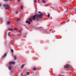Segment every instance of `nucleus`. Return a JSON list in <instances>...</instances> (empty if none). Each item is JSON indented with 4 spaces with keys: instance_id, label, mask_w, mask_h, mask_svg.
<instances>
[{
    "instance_id": "nucleus-1",
    "label": "nucleus",
    "mask_w": 76,
    "mask_h": 76,
    "mask_svg": "<svg viewBox=\"0 0 76 76\" xmlns=\"http://www.w3.org/2000/svg\"><path fill=\"white\" fill-rule=\"evenodd\" d=\"M38 15V14H37V15H33L32 18V19H33L34 20H36L37 21H38V18H42L43 14H41L39 15Z\"/></svg>"
},
{
    "instance_id": "nucleus-2",
    "label": "nucleus",
    "mask_w": 76,
    "mask_h": 76,
    "mask_svg": "<svg viewBox=\"0 0 76 76\" xmlns=\"http://www.w3.org/2000/svg\"><path fill=\"white\" fill-rule=\"evenodd\" d=\"M3 7H5V10H7V9H8L9 8H8V7H10V6H9V5H6V4H4L3 5Z\"/></svg>"
},
{
    "instance_id": "nucleus-3",
    "label": "nucleus",
    "mask_w": 76,
    "mask_h": 76,
    "mask_svg": "<svg viewBox=\"0 0 76 76\" xmlns=\"http://www.w3.org/2000/svg\"><path fill=\"white\" fill-rule=\"evenodd\" d=\"M15 63V62L10 61L9 62V64L10 65L11 64H14Z\"/></svg>"
},
{
    "instance_id": "nucleus-4",
    "label": "nucleus",
    "mask_w": 76,
    "mask_h": 76,
    "mask_svg": "<svg viewBox=\"0 0 76 76\" xmlns=\"http://www.w3.org/2000/svg\"><path fill=\"white\" fill-rule=\"evenodd\" d=\"M70 67V66L68 65H65L64 66V67L65 68H69Z\"/></svg>"
},
{
    "instance_id": "nucleus-5",
    "label": "nucleus",
    "mask_w": 76,
    "mask_h": 76,
    "mask_svg": "<svg viewBox=\"0 0 76 76\" xmlns=\"http://www.w3.org/2000/svg\"><path fill=\"white\" fill-rule=\"evenodd\" d=\"M26 23H28V25H30V24H31V22H30V21H26Z\"/></svg>"
},
{
    "instance_id": "nucleus-6",
    "label": "nucleus",
    "mask_w": 76,
    "mask_h": 76,
    "mask_svg": "<svg viewBox=\"0 0 76 76\" xmlns=\"http://www.w3.org/2000/svg\"><path fill=\"white\" fill-rule=\"evenodd\" d=\"M12 66H8L9 69L10 70H12Z\"/></svg>"
},
{
    "instance_id": "nucleus-7",
    "label": "nucleus",
    "mask_w": 76,
    "mask_h": 76,
    "mask_svg": "<svg viewBox=\"0 0 76 76\" xmlns=\"http://www.w3.org/2000/svg\"><path fill=\"white\" fill-rule=\"evenodd\" d=\"M10 48H16L15 47H14V45H10Z\"/></svg>"
},
{
    "instance_id": "nucleus-8",
    "label": "nucleus",
    "mask_w": 76,
    "mask_h": 76,
    "mask_svg": "<svg viewBox=\"0 0 76 76\" xmlns=\"http://www.w3.org/2000/svg\"><path fill=\"white\" fill-rule=\"evenodd\" d=\"M11 23V22H10V21H8L7 22V24L9 25H10V24Z\"/></svg>"
},
{
    "instance_id": "nucleus-9",
    "label": "nucleus",
    "mask_w": 76,
    "mask_h": 76,
    "mask_svg": "<svg viewBox=\"0 0 76 76\" xmlns=\"http://www.w3.org/2000/svg\"><path fill=\"white\" fill-rule=\"evenodd\" d=\"M29 20L30 21V22H32V19H31V18H30L29 19Z\"/></svg>"
},
{
    "instance_id": "nucleus-10",
    "label": "nucleus",
    "mask_w": 76,
    "mask_h": 76,
    "mask_svg": "<svg viewBox=\"0 0 76 76\" xmlns=\"http://www.w3.org/2000/svg\"><path fill=\"white\" fill-rule=\"evenodd\" d=\"M14 58L15 60H16V59H17V57H16V56H14Z\"/></svg>"
},
{
    "instance_id": "nucleus-11",
    "label": "nucleus",
    "mask_w": 76,
    "mask_h": 76,
    "mask_svg": "<svg viewBox=\"0 0 76 76\" xmlns=\"http://www.w3.org/2000/svg\"><path fill=\"white\" fill-rule=\"evenodd\" d=\"M6 56H7V53H5L4 55V57H6Z\"/></svg>"
},
{
    "instance_id": "nucleus-12",
    "label": "nucleus",
    "mask_w": 76,
    "mask_h": 76,
    "mask_svg": "<svg viewBox=\"0 0 76 76\" xmlns=\"http://www.w3.org/2000/svg\"><path fill=\"white\" fill-rule=\"evenodd\" d=\"M26 75H29V72H26Z\"/></svg>"
},
{
    "instance_id": "nucleus-13",
    "label": "nucleus",
    "mask_w": 76,
    "mask_h": 76,
    "mask_svg": "<svg viewBox=\"0 0 76 76\" xmlns=\"http://www.w3.org/2000/svg\"><path fill=\"white\" fill-rule=\"evenodd\" d=\"M24 66H25L24 64H23L22 65L21 67V68H22H22H23V67H24Z\"/></svg>"
},
{
    "instance_id": "nucleus-14",
    "label": "nucleus",
    "mask_w": 76,
    "mask_h": 76,
    "mask_svg": "<svg viewBox=\"0 0 76 76\" xmlns=\"http://www.w3.org/2000/svg\"><path fill=\"white\" fill-rule=\"evenodd\" d=\"M37 70V69L36 68V67H34L33 68V70L35 71V70Z\"/></svg>"
},
{
    "instance_id": "nucleus-15",
    "label": "nucleus",
    "mask_w": 76,
    "mask_h": 76,
    "mask_svg": "<svg viewBox=\"0 0 76 76\" xmlns=\"http://www.w3.org/2000/svg\"><path fill=\"white\" fill-rule=\"evenodd\" d=\"M10 32L8 33V36H10L11 35H10Z\"/></svg>"
},
{
    "instance_id": "nucleus-16",
    "label": "nucleus",
    "mask_w": 76,
    "mask_h": 76,
    "mask_svg": "<svg viewBox=\"0 0 76 76\" xmlns=\"http://www.w3.org/2000/svg\"><path fill=\"white\" fill-rule=\"evenodd\" d=\"M12 0H4L5 1H12Z\"/></svg>"
},
{
    "instance_id": "nucleus-17",
    "label": "nucleus",
    "mask_w": 76,
    "mask_h": 76,
    "mask_svg": "<svg viewBox=\"0 0 76 76\" xmlns=\"http://www.w3.org/2000/svg\"><path fill=\"white\" fill-rule=\"evenodd\" d=\"M9 31H13V29H10V28L8 29Z\"/></svg>"
},
{
    "instance_id": "nucleus-18",
    "label": "nucleus",
    "mask_w": 76,
    "mask_h": 76,
    "mask_svg": "<svg viewBox=\"0 0 76 76\" xmlns=\"http://www.w3.org/2000/svg\"><path fill=\"white\" fill-rule=\"evenodd\" d=\"M22 10H23V6H22L21 7Z\"/></svg>"
},
{
    "instance_id": "nucleus-19",
    "label": "nucleus",
    "mask_w": 76,
    "mask_h": 76,
    "mask_svg": "<svg viewBox=\"0 0 76 76\" xmlns=\"http://www.w3.org/2000/svg\"><path fill=\"white\" fill-rule=\"evenodd\" d=\"M68 11V8H67L65 9V12H67Z\"/></svg>"
},
{
    "instance_id": "nucleus-20",
    "label": "nucleus",
    "mask_w": 76,
    "mask_h": 76,
    "mask_svg": "<svg viewBox=\"0 0 76 76\" xmlns=\"http://www.w3.org/2000/svg\"><path fill=\"white\" fill-rule=\"evenodd\" d=\"M11 53H13V49H11Z\"/></svg>"
},
{
    "instance_id": "nucleus-21",
    "label": "nucleus",
    "mask_w": 76,
    "mask_h": 76,
    "mask_svg": "<svg viewBox=\"0 0 76 76\" xmlns=\"http://www.w3.org/2000/svg\"><path fill=\"white\" fill-rule=\"evenodd\" d=\"M50 14L48 13V18H50Z\"/></svg>"
},
{
    "instance_id": "nucleus-22",
    "label": "nucleus",
    "mask_w": 76,
    "mask_h": 76,
    "mask_svg": "<svg viewBox=\"0 0 76 76\" xmlns=\"http://www.w3.org/2000/svg\"><path fill=\"white\" fill-rule=\"evenodd\" d=\"M34 1L35 3H37V0H34Z\"/></svg>"
},
{
    "instance_id": "nucleus-23",
    "label": "nucleus",
    "mask_w": 76,
    "mask_h": 76,
    "mask_svg": "<svg viewBox=\"0 0 76 76\" xmlns=\"http://www.w3.org/2000/svg\"><path fill=\"white\" fill-rule=\"evenodd\" d=\"M42 1H43V3H45V0H42Z\"/></svg>"
},
{
    "instance_id": "nucleus-24",
    "label": "nucleus",
    "mask_w": 76,
    "mask_h": 76,
    "mask_svg": "<svg viewBox=\"0 0 76 76\" xmlns=\"http://www.w3.org/2000/svg\"><path fill=\"white\" fill-rule=\"evenodd\" d=\"M18 13H19V12H18V11H16V13L17 14H18Z\"/></svg>"
},
{
    "instance_id": "nucleus-25",
    "label": "nucleus",
    "mask_w": 76,
    "mask_h": 76,
    "mask_svg": "<svg viewBox=\"0 0 76 76\" xmlns=\"http://www.w3.org/2000/svg\"><path fill=\"white\" fill-rule=\"evenodd\" d=\"M17 1L18 2H20V0H17Z\"/></svg>"
},
{
    "instance_id": "nucleus-26",
    "label": "nucleus",
    "mask_w": 76,
    "mask_h": 76,
    "mask_svg": "<svg viewBox=\"0 0 76 76\" xmlns=\"http://www.w3.org/2000/svg\"><path fill=\"white\" fill-rule=\"evenodd\" d=\"M23 75V73H22L21 74V76H22V75Z\"/></svg>"
},
{
    "instance_id": "nucleus-27",
    "label": "nucleus",
    "mask_w": 76,
    "mask_h": 76,
    "mask_svg": "<svg viewBox=\"0 0 76 76\" xmlns=\"http://www.w3.org/2000/svg\"><path fill=\"white\" fill-rule=\"evenodd\" d=\"M14 30H15V31H16V30H17V28H15V29H14Z\"/></svg>"
},
{
    "instance_id": "nucleus-28",
    "label": "nucleus",
    "mask_w": 76,
    "mask_h": 76,
    "mask_svg": "<svg viewBox=\"0 0 76 76\" xmlns=\"http://www.w3.org/2000/svg\"><path fill=\"white\" fill-rule=\"evenodd\" d=\"M2 20V18H0V20Z\"/></svg>"
},
{
    "instance_id": "nucleus-29",
    "label": "nucleus",
    "mask_w": 76,
    "mask_h": 76,
    "mask_svg": "<svg viewBox=\"0 0 76 76\" xmlns=\"http://www.w3.org/2000/svg\"><path fill=\"white\" fill-rule=\"evenodd\" d=\"M38 13H41V12L40 11H39L38 12Z\"/></svg>"
},
{
    "instance_id": "nucleus-30",
    "label": "nucleus",
    "mask_w": 76,
    "mask_h": 76,
    "mask_svg": "<svg viewBox=\"0 0 76 76\" xmlns=\"http://www.w3.org/2000/svg\"><path fill=\"white\" fill-rule=\"evenodd\" d=\"M18 20H20V19H18Z\"/></svg>"
},
{
    "instance_id": "nucleus-31",
    "label": "nucleus",
    "mask_w": 76,
    "mask_h": 76,
    "mask_svg": "<svg viewBox=\"0 0 76 76\" xmlns=\"http://www.w3.org/2000/svg\"><path fill=\"white\" fill-rule=\"evenodd\" d=\"M0 6H1V4L0 3Z\"/></svg>"
},
{
    "instance_id": "nucleus-32",
    "label": "nucleus",
    "mask_w": 76,
    "mask_h": 76,
    "mask_svg": "<svg viewBox=\"0 0 76 76\" xmlns=\"http://www.w3.org/2000/svg\"><path fill=\"white\" fill-rule=\"evenodd\" d=\"M11 73H13V71H11Z\"/></svg>"
},
{
    "instance_id": "nucleus-33",
    "label": "nucleus",
    "mask_w": 76,
    "mask_h": 76,
    "mask_svg": "<svg viewBox=\"0 0 76 76\" xmlns=\"http://www.w3.org/2000/svg\"><path fill=\"white\" fill-rule=\"evenodd\" d=\"M26 34H26H26H26Z\"/></svg>"
},
{
    "instance_id": "nucleus-34",
    "label": "nucleus",
    "mask_w": 76,
    "mask_h": 76,
    "mask_svg": "<svg viewBox=\"0 0 76 76\" xmlns=\"http://www.w3.org/2000/svg\"><path fill=\"white\" fill-rule=\"evenodd\" d=\"M61 76H64V75H61Z\"/></svg>"
},
{
    "instance_id": "nucleus-35",
    "label": "nucleus",
    "mask_w": 76,
    "mask_h": 76,
    "mask_svg": "<svg viewBox=\"0 0 76 76\" xmlns=\"http://www.w3.org/2000/svg\"><path fill=\"white\" fill-rule=\"evenodd\" d=\"M75 12H76V10H75Z\"/></svg>"
},
{
    "instance_id": "nucleus-36",
    "label": "nucleus",
    "mask_w": 76,
    "mask_h": 76,
    "mask_svg": "<svg viewBox=\"0 0 76 76\" xmlns=\"http://www.w3.org/2000/svg\"><path fill=\"white\" fill-rule=\"evenodd\" d=\"M35 14H36V13H35Z\"/></svg>"
}]
</instances>
